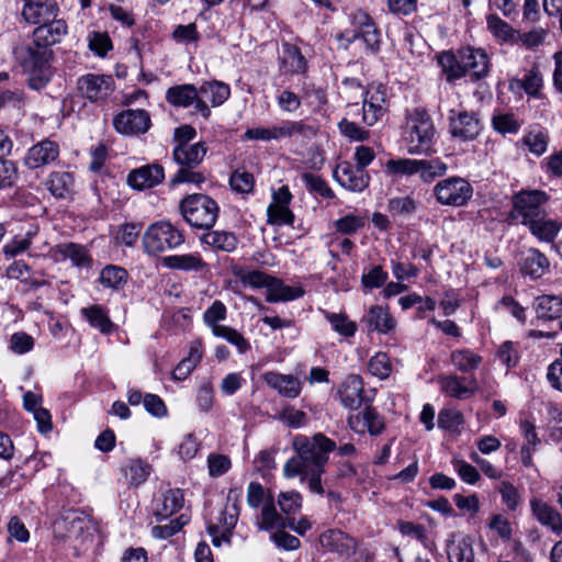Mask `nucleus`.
I'll return each mask as SVG.
<instances>
[{
	"label": "nucleus",
	"instance_id": "obj_1",
	"mask_svg": "<svg viewBox=\"0 0 562 562\" xmlns=\"http://www.w3.org/2000/svg\"><path fill=\"white\" fill-rule=\"evenodd\" d=\"M336 448V442L322 432L294 437L293 449L296 456L285 462L283 475L288 479L300 476L302 482L307 483L312 493L323 495L322 476L329 454Z\"/></svg>",
	"mask_w": 562,
	"mask_h": 562
},
{
	"label": "nucleus",
	"instance_id": "obj_2",
	"mask_svg": "<svg viewBox=\"0 0 562 562\" xmlns=\"http://www.w3.org/2000/svg\"><path fill=\"white\" fill-rule=\"evenodd\" d=\"M437 138L434 122L424 109L407 112L403 140L409 155L429 156L437 153Z\"/></svg>",
	"mask_w": 562,
	"mask_h": 562
},
{
	"label": "nucleus",
	"instance_id": "obj_3",
	"mask_svg": "<svg viewBox=\"0 0 562 562\" xmlns=\"http://www.w3.org/2000/svg\"><path fill=\"white\" fill-rule=\"evenodd\" d=\"M53 55L52 48H43L32 41L14 48L15 59L27 76L31 89L41 90L49 82Z\"/></svg>",
	"mask_w": 562,
	"mask_h": 562
},
{
	"label": "nucleus",
	"instance_id": "obj_4",
	"mask_svg": "<svg viewBox=\"0 0 562 562\" xmlns=\"http://www.w3.org/2000/svg\"><path fill=\"white\" fill-rule=\"evenodd\" d=\"M142 243L146 254L158 255L182 245L184 235L169 221H158L147 227Z\"/></svg>",
	"mask_w": 562,
	"mask_h": 562
},
{
	"label": "nucleus",
	"instance_id": "obj_5",
	"mask_svg": "<svg viewBox=\"0 0 562 562\" xmlns=\"http://www.w3.org/2000/svg\"><path fill=\"white\" fill-rule=\"evenodd\" d=\"M549 200L550 196L546 191L538 189L520 190L513 196L510 217L518 220L522 225H527L546 213L544 206Z\"/></svg>",
	"mask_w": 562,
	"mask_h": 562
},
{
	"label": "nucleus",
	"instance_id": "obj_6",
	"mask_svg": "<svg viewBox=\"0 0 562 562\" xmlns=\"http://www.w3.org/2000/svg\"><path fill=\"white\" fill-rule=\"evenodd\" d=\"M472 184L462 177L451 176L438 181L432 193L436 201L445 206H464L473 196Z\"/></svg>",
	"mask_w": 562,
	"mask_h": 562
},
{
	"label": "nucleus",
	"instance_id": "obj_7",
	"mask_svg": "<svg viewBox=\"0 0 562 562\" xmlns=\"http://www.w3.org/2000/svg\"><path fill=\"white\" fill-rule=\"evenodd\" d=\"M362 122L367 126H373L380 122L389 111L387 89L382 83H370L361 92Z\"/></svg>",
	"mask_w": 562,
	"mask_h": 562
},
{
	"label": "nucleus",
	"instance_id": "obj_8",
	"mask_svg": "<svg viewBox=\"0 0 562 562\" xmlns=\"http://www.w3.org/2000/svg\"><path fill=\"white\" fill-rule=\"evenodd\" d=\"M90 528V520L82 513L69 509L53 522V535L57 541L81 539Z\"/></svg>",
	"mask_w": 562,
	"mask_h": 562
},
{
	"label": "nucleus",
	"instance_id": "obj_9",
	"mask_svg": "<svg viewBox=\"0 0 562 562\" xmlns=\"http://www.w3.org/2000/svg\"><path fill=\"white\" fill-rule=\"evenodd\" d=\"M183 218L195 228L211 229V198L204 194H192L180 203Z\"/></svg>",
	"mask_w": 562,
	"mask_h": 562
},
{
	"label": "nucleus",
	"instance_id": "obj_10",
	"mask_svg": "<svg viewBox=\"0 0 562 562\" xmlns=\"http://www.w3.org/2000/svg\"><path fill=\"white\" fill-rule=\"evenodd\" d=\"M77 87L90 102H104L114 91L115 81L111 75L87 74L78 79Z\"/></svg>",
	"mask_w": 562,
	"mask_h": 562
},
{
	"label": "nucleus",
	"instance_id": "obj_11",
	"mask_svg": "<svg viewBox=\"0 0 562 562\" xmlns=\"http://www.w3.org/2000/svg\"><path fill=\"white\" fill-rule=\"evenodd\" d=\"M115 131L126 136L145 134L151 126L150 115L143 109H127L113 117Z\"/></svg>",
	"mask_w": 562,
	"mask_h": 562
},
{
	"label": "nucleus",
	"instance_id": "obj_12",
	"mask_svg": "<svg viewBox=\"0 0 562 562\" xmlns=\"http://www.w3.org/2000/svg\"><path fill=\"white\" fill-rule=\"evenodd\" d=\"M448 121L450 135L463 142L475 139L482 130L481 122L473 112L450 110Z\"/></svg>",
	"mask_w": 562,
	"mask_h": 562
},
{
	"label": "nucleus",
	"instance_id": "obj_13",
	"mask_svg": "<svg viewBox=\"0 0 562 562\" xmlns=\"http://www.w3.org/2000/svg\"><path fill=\"white\" fill-rule=\"evenodd\" d=\"M437 384L445 395L460 401L472 397L479 389L477 381L474 378L457 374L439 375Z\"/></svg>",
	"mask_w": 562,
	"mask_h": 562
},
{
	"label": "nucleus",
	"instance_id": "obj_14",
	"mask_svg": "<svg viewBox=\"0 0 562 562\" xmlns=\"http://www.w3.org/2000/svg\"><path fill=\"white\" fill-rule=\"evenodd\" d=\"M334 179L346 190L351 192H362L370 182V176L367 170L358 168L350 161L339 162L334 170Z\"/></svg>",
	"mask_w": 562,
	"mask_h": 562
},
{
	"label": "nucleus",
	"instance_id": "obj_15",
	"mask_svg": "<svg viewBox=\"0 0 562 562\" xmlns=\"http://www.w3.org/2000/svg\"><path fill=\"white\" fill-rule=\"evenodd\" d=\"M352 24L357 27V30L349 36L346 35L347 44L352 43L357 38L363 41L366 46L371 50H376L380 45V33L378 32L372 19L368 15V13L363 11H358L352 14ZM339 40L345 38V34H340Z\"/></svg>",
	"mask_w": 562,
	"mask_h": 562
},
{
	"label": "nucleus",
	"instance_id": "obj_16",
	"mask_svg": "<svg viewBox=\"0 0 562 562\" xmlns=\"http://www.w3.org/2000/svg\"><path fill=\"white\" fill-rule=\"evenodd\" d=\"M508 90L514 94L525 92L529 99L543 97V76L538 66H532L525 71L521 78L514 77L508 80Z\"/></svg>",
	"mask_w": 562,
	"mask_h": 562
},
{
	"label": "nucleus",
	"instance_id": "obj_17",
	"mask_svg": "<svg viewBox=\"0 0 562 562\" xmlns=\"http://www.w3.org/2000/svg\"><path fill=\"white\" fill-rule=\"evenodd\" d=\"M347 423L355 432L361 435L369 432L371 436H378L385 428L383 417L371 406H366L357 414H350Z\"/></svg>",
	"mask_w": 562,
	"mask_h": 562
},
{
	"label": "nucleus",
	"instance_id": "obj_18",
	"mask_svg": "<svg viewBox=\"0 0 562 562\" xmlns=\"http://www.w3.org/2000/svg\"><path fill=\"white\" fill-rule=\"evenodd\" d=\"M226 316V307L220 302H213V336L220 337L235 346L239 353H245L249 348V342L244 336L234 328L216 324L217 321L224 319Z\"/></svg>",
	"mask_w": 562,
	"mask_h": 562
},
{
	"label": "nucleus",
	"instance_id": "obj_19",
	"mask_svg": "<svg viewBox=\"0 0 562 562\" xmlns=\"http://www.w3.org/2000/svg\"><path fill=\"white\" fill-rule=\"evenodd\" d=\"M166 100L173 106L187 108L195 103V109L204 116H209L207 104L198 98L196 88L193 85L184 83L170 87L166 91Z\"/></svg>",
	"mask_w": 562,
	"mask_h": 562
},
{
	"label": "nucleus",
	"instance_id": "obj_20",
	"mask_svg": "<svg viewBox=\"0 0 562 562\" xmlns=\"http://www.w3.org/2000/svg\"><path fill=\"white\" fill-rule=\"evenodd\" d=\"M59 157V145L50 139H44L33 145L26 153L24 164L30 169L45 167Z\"/></svg>",
	"mask_w": 562,
	"mask_h": 562
},
{
	"label": "nucleus",
	"instance_id": "obj_21",
	"mask_svg": "<svg viewBox=\"0 0 562 562\" xmlns=\"http://www.w3.org/2000/svg\"><path fill=\"white\" fill-rule=\"evenodd\" d=\"M58 11L55 0H25L22 15L29 23L43 25L55 20Z\"/></svg>",
	"mask_w": 562,
	"mask_h": 562
},
{
	"label": "nucleus",
	"instance_id": "obj_22",
	"mask_svg": "<svg viewBox=\"0 0 562 562\" xmlns=\"http://www.w3.org/2000/svg\"><path fill=\"white\" fill-rule=\"evenodd\" d=\"M50 251L55 260L64 261L69 259L78 268H89L92 263L88 248L81 244L72 241L60 243L55 245Z\"/></svg>",
	"mask_w": 562,
	"mask_h": 562
},
{
	"label": "nucleus",
	"instance_id": "obj_23",
	"mask_svg": "<svg viewBox=\"0 0 562 562\" xmlns=\"http://www.w3.org/2000/svg\"><path fill=\"white\" fill-rule=\"evenodd\" d=\"M266 384L283 397L296 398L302 392V382L292 374L268 371L262 375Z\"/></svg>",
	"mask_w": 562,
	"mask_h": 562
},
{
	"label": "nucleus",
	"instance_id": "obj_24",
	"mask_svg": "<svg viewBox=\"0 0 562 562\" xmlns=\"http://www.w3.org/2000/svg\"><path fill=\"white\" fill-rule=\"evenodd\" d=\"M341 405L349 411H357L363 403V382L360 375L349 374L338 389Z\"/></svg>",
	"mask_w": 562,
	"mask_h": 562
},
{
	"label": "nucleus",
	"instance_id": "obj_25",
	"mask_svg": "<svg viewBox=\"0 0 562 562\" xmlns=\"http://www.w3.org/2000/svg\"><path fill=\"white\" fill-rule=\"evenodd\" d=\"M164 178V168L160 165H146L130 171L127 184L133 189L144 190L161 183Z\"/></svg>",
	"mask_w": 562,
	"mask_h": 562
},
{
	"label": "nucleus",
	"instance_id": "obj_26",
	"mask_svg": "<svg viewBox=\"0 0 562 562\" xmlns=\"http://www.w3.org/2000/svg\"><path fill=\"white\" fill-rule=\"evenodd\" d=\"M460 57L464 65L465 75L470 74L474 80L484 78L488 74L490 59L484 49L462 48L460 49Z\"/></svg>",
	"mask_w": 562,
	"mask_h": 562
},
{
	"label": "nucleus",
	"instance_id": "obj_27",
	"mask_svg": "<svg viewBox=\"0 0 562 562\" xmlns=\"http://www.w3.org/2000/svg\"><path fill=\"white\" fill-rule=\"evenodd\" d=\"M319 542L323 548L344 557L355 554L357 549V541L338 529H330L323 532L319 536Z\"/></svg>",
	"mask_w": 562,
	"mask_h": 562
},
{
	"label": "nucleus",
	"instance_id": "obj_28",
	"mask_svg": "<svg viewBox=\"0 0 562 562\" xmlns=\"http://www.w3.org/2000/svg\"><path fill=\"white\" fill-rule=\"evenodd\" d=\"M67 33V24L64 20L55 19L52 22L37 26L32 34V42L43 48H50L59 43Z\"/></svg>",
	"mask_w": 562,
	"mask_h": 562
},
{
	"label": "nucleus",
	"instance_id": "obj_29",
	"mask_svg": "<svg viewBox=\"0 0 562 562\" xmlns=\"http://www.w3.org/2000/svg\"><path fill=\"white\" fill-rule=\"evenodd\" d=\"M361 322L366 324L369 331H378L380 334H389L396 326V322L387 308L381 305L371 306L363 315Z\"/></svg>",
	"mask_w": 562,
	"mask_h": 562
},
{
	"label": "nucleus",
	"instance_id": "obj_30",
	"mask_svg": "<svg viewBox=\"0 0 562 562\" xmlns=\"http://www.w3.org/2000/svg\"><path fill=\"white\" fill-rule=\"evenodd\" d=\"M526 226L538 240L553 243L562 229V220L548 217L544 213L529 222Z\"/></svg>",
	"mask_w": 562,
	"mask_h": 562
},
{
	"label": "nucleus",
	"instance_id": "obj_31",
	"mask_svg": "<svg viewBox=\"0 0 562 562\" xmlns=\"http://www.w3.org/2000/svg\"><path fill=\"white\" fill-rule=\"evenodd\" d=\"M530 507L535 518L543 526L549 527L553 532H562L561 515L549 504L539 498L530 501Z\"/></svg>",
	"mask_w": 562,
	"mask_h": 562
},
{
	"label": "nucleus",
	"instance_id": "obj_32",
	"mask_svg": "<svg viewBox=\"0 0 562 562\" xmlns=\"http://www.w3.org/2000/svg\"><path fill=\"white\" fill-rule=\"evenodd\" d=\"M239 492L235 490H231L227 494V502H232L231 508H226V513L224 516V530L221 536L215 535V530L213 529V546L221 547L223 543H229L232 529L235 527L238 517V505L237 501L239 497Z\"/></svg>",
	"mask_w": 562,
	"mask_h": 562
},
{
	"label": "nucleus",
	"instance_id": "obj_33",
	"mask_svg": "<svg viewBox=\"0 0 562 562\" xmlns=\"http://www.w3.org/2000/svg\"><path fill=\"white\" fill-rule=\"evenodd\" d=\"M81 315L89 325L98 329L103 335H110L115 329V324L111 321L108 310L99 304L81 308Z\"/></svg>",
	"mask_w": 562,
	"mask_h": 562
},
{
	"label": "nucleus",
	"instance_id": "obj_34",
	"mask_svg": "<svg viewBox=\"0 0 562 562\" xmlns=\"http://www.w3.org/2000/svg\"><path fill=\"white\" fill-rule=\"evenodd\" d=\"M304 295L301 286H289L282 280L271 277L267 286L266 300L269 303L288 302L300 299Z\"/></svg>",
	"mask_w": 562,
	"mask_h": 562
},
{
	"label": "nucleus",
	"instance_id": "obj_35",
	"mask_svg": "<svg viewBox=\"0 0 562 562\" xmlns=\"http://www.w3.org/2000/svg\"><path fill=\"white\" fill-rule=\"evenodd\" d=\"M207 148L202 143L193 145L178 144L172 153L173 160L180 166L193 168L204 158Z\"/></svg>",
	"mask_w": 562,
	"mask_h": 562
},
{
	"label": "nucleus",
	"instance_id": "obj_36",
	"mask_svg": "<svg viewBox=\"0 0 562 562\" xmlns=\"http://www.w3.org/2000/svg\"><path fill=\"white\" fill-rule=\"evenodd\" d=\"M550 268L549 259L536 248L529 249L521 262V272L531 279H539L544 276Z\"/></svg>",
	"mask_w": 562,
	"mask_h": 562
},
{
	"label": "nucleus",
	"instance_id": "obj_37",
	"mask_svg": "<svg viewBox=\"0 0 562 562\" xmlns=\"http://www.w3.org/2000/svg\"><path fill=\"white\" fill-rule=\"evenodd\" d=\"M279 60L280 70L284 74H303L306 71V59L294 45L284 44Z\"/></svg>",
	"mask_w": 562,
	"mask_h": 562
},
{
	"label": "nucleus",
	"instance_id": "obj_38",
	"mask_svg": "<svg viewBox=\"0 0 562 562\" xmlns=\"http://www.w3.org/2000/svg\"><path fill=\"white\" fill-rule=\"evenodd\" d=\"M450 562H474L472 540L464 536H453L447 543Z\"/></svg>",
	"mask_w": 562,
	"mask_h": 562
},
{
	"label": "nucleus",
	"instance_id": "obj_39",
	"mask_svg": "<svg viewBox=\"0 0 562 562\" xmlns=\"http://www.w3.org/2000/svg\"><path fill=\"white\" fill-rule=\"evenodd\" d=\"M438 64L448 82H454L465 76L460 50L458 54H453L452 52L440 53L438 55Z\"/></svg>",
	"mask_w": 562,
	"mask_h": 562
},
{
	"label": "nucleus",
	"instance_id": "obj_40",
	"mask_svg": "<svg viewBox=\"0 0 562 562\" xmlns=\"http://www.w3.org/2000/svg\"><path fill=\"white\" fill-rule=\"evenodd\" d=\"M324 318L329 323L333 331L337 333L344 338H351L357 333V324L351 321L345 312H329L327 310H321Z\"/></svg>",
	"mask_w": 562,
	"mask_h": 562
},
{
	"label": "nucleus",
	"instance_id": "obj_41",
	"mask_svg": "<svg viewBox=\"0 0 562 562\" xmlns=\"http://www.w3.org/2000/svg\"><path fill=\"white\" fill-rule=\"evenodd\" d=\"M256 525L260 530L270 531L285 528V519L277 512L274 499H268L256 516Z\"/></svg>",
	"mask_w": 562,
	"mask_h": 562
},
{
	"label": "nucleus",
	"instance_id": "obj_42",
	"mask_svg": "<svg viewBox=\"0 0 562 562\" xmlns=\"http://www.w3.org/2000/svg\"><path fill=\"white\" fill-rule=\"evenodd\" d=\"M486 27L501 43L515 44V38L518 36V30H515L495 13L486 16Z\"/></svg>",
	"mask_w": 562,
	"mask_h": 562
},
{
	"label": "nucleus",
	"instance_id": "obj_43",
	"mask_svg": "<svg viewBox=\"0 0 562 562\" xmlns=\"http://www.w3.org/2000/svg\"><path fill=\"white\" fill-rule=\"evenodd\" d=\"M122 471L130 486L138 487L145 483L151 472V467L140 459L130 460Z\"/></svg>",
	"mask_w": 562,
	"mask_h": 562
},
{
	"label": "nucleus",
	"instance_id": "obj_44",
	"mask_svg": "<svg viewBox=\"0 0 562 562\" xmlns=\"http://www.w3.org/2000/svg\"><path fill=\"white\" fill-rule=\"evenodd\" d=\"M536 314L541 319H555L562 315V297L557 295H541L536 300Z\"/></svg>",
	"mask_w": 562,
	"mask_h": 562
},
{
	"label": "nucleus",
	"instance_id": "obj_45",
	"mask_svg": "<svg viewBox=\"0 0 562 562\" xmlns=\"http://www.w3.org/2000/svg\"><path fill=\"white\" fill-rule=\"evenodd\" d=\"M128 280L126 269L115 265L105 266L99 276V282L106 289L119 291L125 286Z\"/></svg>",
	"mask_w": 562,
	"mask_h": 562
},
{
	"label": "nucleus",
	"instance_id": "obj_46",
	"mask_svg": "<svg viewBox=\"0 0 562 562\" xmlns=\"http://www.w3.org/2000/svg\"><path fill=\"white\" fill-rule=\"evenodd\" d=\"M450 361L458 371L469 373L481 366L483 358L470 349H456L450 353Z\"/></svg>",
	"mask_w": 562,
	"mask_h": 562
},
{
	"label": "nucleus",
	"instance_id": "obj_47",
	"mask_svg": "<svg viewBox=\"0 0 562 562\" xmlns=\"http://www.w3.org/2000/svg\"><path fill=\"white\" fill-rule=\"evenodd\" d=\"M549 142L550 136L548 131L541 127L531 128L522 137L524 145L537 157L547 151Z\"/></svg>",
	"mask_w": 562,
	"mask_h": 562
},
{
	"label": "nucleus",
	"instance_id": "obj_48",
	"mask_svg": "<svg viewBox=\"0 0 562 562\" xmlns=\"http://www.w3.org/2000/svg\"><path fill=\"white\" fill-rule=\"evenodd\" d=\"M47 189L57 199L67 198L74 186V178L69 172H52L46 181Z\"/></svg>",
	"mask_w": 562,
	"mask_h": 562
},
{
	"label": "nucleus",
	"instance_id": "obj_49",
	"mask_svg": "<svg viewBox=\"0 0 562 562\" xmlns=\"http://www.w3.org/2000/svg\"><path fill=\"white\" fill-rule=\"evenodd\" d=\"M418 164V176L425 183L434 182L448 171V165L440 158L419 159Z\"/></svg>",
	"mask_w": 562,
	"mask_h": 562
},
{
	"label": "nucleus",
	"instance_id": "obj_50",
	"mask_svg": "<svg viewBox=\"0 0 562 562\" xmlns=\"http://www.w3.org/2000/svg\"><path fill=\"white\" fill-rule=\"evenodd\" d=\"M184 504L183 492L180 488H170L162 494L161 507L157 508L156 515L166 519L181 509Z\"/></svg>",
	"mask_w": 562,
	"mask_h": 562
},
{
	"label": "nucleus",
	"instance_id": "obj_51",
	"mask_svg": "<svg viewBox=\"0 0 562 562\" xmlns=\"http://www.w3.org/2000/svg\"><path fill=\"white\" fill-rule=\"evenodd\" d=\"M162 263L168 268L180 269L184 271H198L201 268H205L207 266L202 261L199 255L192 254L167 256L162 259Z\"/></svg>",
	"mask_w": 562,
	"mask_h": 562
},
{
	"label": "nucleus",
	"instance_id": "obj_52",
	"mask_svg": "<svg viewBox=\"0 0 562 562\" xmlns=\"http://www.w3.org/2000/svg\"><path fill=\"white\" fill-rule=\"evenodd\" d=\"M549 31L542 26H535L529 31H518V36L515 38V44H520L524 48L536 50L546 43Z\"/></svg>",
	"mask_w": 562,
	"mask_h": 562
},
{
	"label": "nucleus",
	"instance_id": "obj_53",
	"mask_svg": "<svg viewBox=\"0 0 562 562\" xmlns=\"http://www.w3.org/2000/svg\"><path fill=\"white\" fill-rule=\"evenodd\" d=\"M368 370L370 374L380 380L387 379L393 371L390 356L383 351L375 352L368 361Z\"/></svg>",
	"mask_w": 562,
	"mask_h": 562
},
{
	"label": "nucleus",
	"instance_id": "obj_54",
	"mask_svg": "<svg viewBox=\"0 0 562 562\" xmlns=\"http://www.w3.org/2000/svg\"><path fill=\"white\" fill-rule=\"evenodd\" d=\"M496 491L499 493L502 503L509 512H515L520 505L521 494L519 490L509 481H501Z\"/></svg>",
	"mask_w": 562,
	"mask_h": 562
},
{
	"label": "nucleus",
	"instance_id": "obj_55",
	"mask_svg": "<svg viewBox=\"0 0 562 562\" xmlns=\"http://www.w3.org/2000/svg\"><path fill=\"white\" fill-rule=\"evenodd\" d=\"M419 159L398 158L390 159L385 164L386 171L393 176H413L418 175Z\"/></svg>",
	"mask_w": 562,
	"mask_h": 562
},
{
	"label": "nucleus",
	"instance_id": "obj_56",
	"mask_svg": "<svg viewBox=\"0 0 562 562\" xmlns=\"http://www.w3.org/2000/svg\"><path fill=\"white\" fill-rule=\"evenodd\" d=\"M487 527L504 542H509L513 538L512 524L504 514H492L488 518Z\"/></svg>",
	"mask_w": 562,
	"mask_h": 562
},
{
	"label": "nucleus",
	"instance_id": "obj_57",
	"mask_svg": "<svg viewBox=\"0 0 562 562\" xmlns=\"http://www.w3.org/2000/svg\"><path fill=\"white\" fill-rule=\"evenodd\" d=\"M236 277L239 278L240 282L245 286H249L252 289H266L269 284V281L272 276L267 274L259 270H246L238 269L235 271Z\"/></svg>",
	"mask_w": 562,
	"mask_h": 562
},
{
	"label": "nucleus",
	"instance_id": "obj_58",
	"mask_svg": "<svg viewBox=\"0 0 562 562\" xmlns=\"http://www.w3.org/2000/svg\"><path fill=\"white\" fill-rule=\"evenodd\" d=\"M189 520L186 514H181L179 517L171 519L168 524L154 526L151 528V536L156 539H168L180 531Z\"/></svg>",
	"mask_w": 562,
	"mask_h": 562
},
{
	"label": "nucleus",
	"instance_id": "obj_59",
	"mask_svg": "<svg viewBox=\"0 0 562 562\" xmlns=\"http://www.w3.org/2000/svg\"><path fill=\"white\" fill-rule=\"evenodd\" d=\"M268 499H274L272 493L269 490H266L258 482H250L247 487V496L246 501L249 507L259 508L260 506H266Z\"/></svg>",
	"mask_w": 562,
	"mask_h": 562
},
{
	"label": "nucleus",
	"instance_id": "obj_60",
	"mask_svg": "<svg viewBox=\"0 0 562 562\" xmlns=\"http://www.w3.org/2000/svg\"><path fill=\"white\" fill-rule=\"evenodd\" d=\"M366 224V218L355 214H347L333 222V227L342 235L356 234Z\"/></svg>",
	"mask_w": 562,
	"mask_h": 562
},
{
	"label": "nucleus",
	"instance_id": "obj_61",
	"mask_svg": "<svg viewBox=\"0 0 562 562\" xmlns=\"http://www.w3.org/2000/svg\"><path fill=\"white\" fill-rule=\"evenodd\" d=\"M302 180L310 192L316 193L324 199H333L335 196L334 191L322 177L305 172L302 175Z\"/></svg>",
	"mask_w": 562,
	"mask_h": 562
},
{
	"label": "nucleus",
	"instance_id": "obj_62",
	"mask_svg": "<svg viewBox=\"0 0 562 562\" xmlns=\"http://www.w3.org/2000/svg\"><path fill=\"white\" fill-rule=\"evenodd\" d=\"M493 127L501 134H516L521 123L516 119L513 113H497L492 119Z\"/></svg>",
	"mask_w": 562,
	"mask_h": 562
},
{
	"label": "nucleus",
	"instance_id": "obj_63",
	"mask_svg": "<svg viewBox=\"0 0 562 562\" xmlns=\"http://www.w3.org/2000/svg\"><path fill=\"white\" fill-rule=\"evenodd\" d=\"M306 126L299 121H282L279 124L272 125L273 140L290 138L297 134H303Z\"/></svg>",
	"mask_w": 562,
	"mask_h": 562
},
{
	"label": "nucleus",
	"instance_id": "obj_64",
	"mask_svg": "<svg viewBox=\"0 0 562 562\" xmlns=\"http://www.w3.org/2000/svg\"><path fill=\"white\" fill-rule=\"evenodd\" d=\"M301 98L315 110L322 109L327 103L325 90L314 85H304Z\"/></svg>",
	"mask_w": 562,
	"mask_h": 562
}]
</instances>
